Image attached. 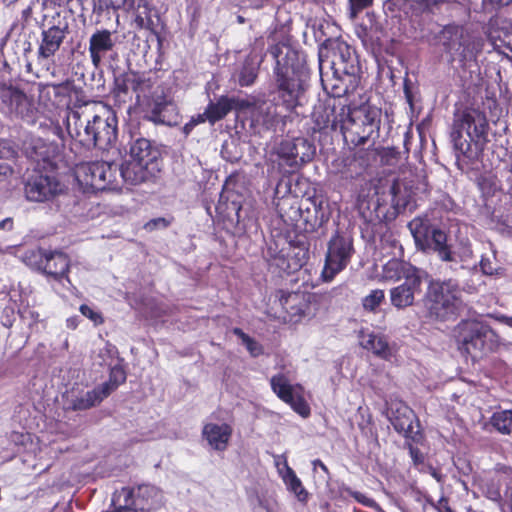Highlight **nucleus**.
I'll list each match as a JSON object with an SVG mask.
<instances>
[{
  "mask_svg": "<svg viewBox=\"0 0 512 512\" xmlns=\"http://www.w3.org/2000/svg\"><path fill=\"white\" fill-rule=\"evenodd\" d=\"M275 59L274 76L277 95L287 111L302 106L305 98L308 70L304 57L285 43L269 49Z\"/></svg>",
  "mask_w": 512,
  "mask_h": 512,
  "instance_id": "f257e3e1",
  "label": "nucleus"
},
{
  "mask_svg": "<svg viewBox=\"0 0 512 512\" xmlns=\"http://www.w3.org/2000/svg\"><path fill=\"white\" fill-rule=\"evenodd\" d=\"M381 115V109L367 103L358 107L342 106L331 120V126L340 128L347 143L360 146L378 138ZM329 123V118L323 121L324 126Z\"/></svg>",
  "mask_w": 512,
  "mask_h": 512,
  "instance_id": "f03ea898",
  "label": "nucleus"
},
{
  "mask_svg": "<svg viewBox=\"0 0 512 512\" xmlns=\"http://www.w3.org/2000/svg\"><path fill=\"white\" fill-rule=\"evenodd\" d=\"M488 121L484 112L467 108L454 115L451 139L456 151L468 156L471 143L483 146L487 142Z\"/></svg>",
  "mask_w": 512,
  "mask_h": 512,
  "instance_id": "7ed1b4c3",
  "label": "nucleus"
},
{
  "mask_svg": "<svg viewBox=\"0 0 512 512\" xmlns=\"http://www.w3.org/2000/svg\"><path fill=\"white\" fill-rule=\"evenodd\" d=\"M436 39L452 60L458 59L463 65L474 62L483 45L478 35L455 24L444 26Z\"/></svg>",
  "mask_w": 512,
  "mask_h": 512,
  "instance_id": "20e7f679",
  "label": "nucleus"
},
{
  "mask_svg": "<svg viewBox=\"0 0 512 512\" xmlns=\"http://www.w3.org/2000/svg\"><path fill=\"white\" fill-rule=\"evenodd\" d=\"M113 512H155L164 506L160 489L150 484L123 487L112 496Z\"/></svg>",
  "mask_w": 512,
  "mask_h": 512,
  "instance_id": "39448f33",
  "label": "nucleus"
},
{
  "mask_svg": "<svg viewBox=\"0 0 512 512\" xmlns=\"http://www.w3.org/2000/svg\"><path fill=\"white\" fill-rule=\"evenodd\" d=\"M430 317L457 315L462 308L461 290L455 280L431 281L424 300Z\"/></svg>",
  "mask_w": 512,
  "mask_h": 512,
  "instance_id": "423d86ee",
  "label": "nucleus"
},
{
  "mask_svg": "<svg viewBox=\"0 0 512 512\" xmlns=\"http://www.w3.org/2000/svg\"><path fill=\"white\" fill-rule=\"evenodd\" d=\"M68 30L66 22L59 21L47 29H43L41 40L37 50L35 64L27 62L26 72L37 78L51 75L53 68V57L63 43Z\"/></svg>",
  "mask_w": 512,
  "mask_h": 512,
  "instance_id": "0eeeda50",
  "label": "nucleus"
},
{
  "mask_svg": "<svg viewBox=\"0 0 512 512\" xmlns=\"http://www.w3.org/2000/svg\"><path fill=\"white\" fill-rule=\"evenodd\" d=\"M493 334L483 322H459L455 328V339L459 352L473 362L486 353L487 339Z\"/></svg>",
  "mask_w": 512,
  "mask_h": 512,
  "instance_id": "6e6552de",
  "label": "nucleus"
},
{
  "mask_svg": "<svg viewBox=\"0 0 512 512\" xmlns=\"http://www.w3.org/2000/svg\"><path fill=\"white\" fill-rule=\"evenodd\" d=\"M354 252L352 237L347 233L337 231L327 245L325 263L321 272L322 280L331 282L348 266Z\"/></svg>",
  "mask_w": 512,
  "mask_h": 512,
  "instance_id": "1a4fd4ad",
  "label": "nucleus"
},
{
  "mask_svg": "<svg viewBox=\"0 0 512 512\" xmlns=\"http://www.w3.org/2000/svg\"><path fill=\"white\" fill-rule=\"evenodd\" d=\"M118 167L114 164L96 161L80 165L76 170L79 183L94 191L115 190L119 187Z\"/></svg>",
  "mask_w": 512,
  "mask_h": 512,
  "instance_id": "9d476101",
  "label": "nucleus"
},
{
  "mask_svg": "<svg viewBox=\"0 0 512 512\" xmlns=\"http://www.w3.org/2000/svg\"><path fill=\"white\" fill-rule=\"evenodd\" d=\"M92 108V148L107 149L117 138V117L115 112L102 103L91 104Z\"/></svg>",
  "mask_w": 512,
  "mask_h": 512,
  "instance_id": "9b49d317",
  "label": "nucleus"
},
{
  "mask_svg": "<svg viewBox=\"0 0 512 512\" xmlns=\"http://www.w3.org/2000/svg\"><path fill=\"white\" fill-rule=\"evenodd\" d=\"M270 386L276 396L303 418L311 414V408L304 397V387L301 384H291L283 373L275 374L270 379Z\"/></svg>",
  "mask_w": 512,
  "mask_h": 512,
  "instance_id": "f8f14e48",
  "label": "nucleus"
},
{
  "mask_svg": "<svg viewBox=\"0 0 512 512\" xmlns=\"http://www.w3.org/2000/svg\"><path fill=\"white\" fill-rule=\"evenodd\" d=\"M92 108L91 104H86L78 109H72L67 112L65 118V127L68 136L75 144H79L87 149L92 148Z\"/></svg>",
  "mask_w": 512,
  "mask_h": 512,
  "instance_id": "ddd939ff",
  "label": "nucleus"
},
{
  "mask_svg": "<svg viewBox=\"0 0 512 512\" xmlns=\"http://www.w3.org/2000/svg\"><path fill=\"white\" fill-rule=\"evenodd\" d=\"M64 186L54 175L35 173L28 177L24 185L28 201L44 202L60 194Z\"/></svg>",
  "mask_w": 512,
  "mask_h": 512,
  "instance_id": "4468645a",
  "label": "nucleus"
},
{
  "mask_svg": "<svg viewBox=\"0 0 512 512\" xmlns=\"http://www.w3.org/2000/svg\"><path fill=\"white\" fill-rule=\"evenodd\" d=\"M122 6L125 7L133 26L156 33L160 16L151 0H124Z\"/></svg>",
  "mask_w": 512,
  "mask_h": 512,
  "instance_id": "2eb2a0df",
  "label": "nucleus"
},
{
  "mask_svg": "<svg viewBox=\"0 0 512 512\" xmlns=\"http://www.w3.org/2000/svg\"><path fill=\"white\" fill-rule=\"evenodd\" d=\"M122 180L130 185H138L155 177L160 171L159 165L144 164L134 159H126L118 168Z\"/></svg>",
  "mask_w": 512,
  "mask_h": 512,
  "instance_id": "dca6fc26",
  "label": "nucleus"
},
{
  "mask_svg": "<svg viewBox=\"0 0 512 512\" xmlns=\"http://www.w3.org/2000/svg\"><path fill=\"white\" fill-rule=\"evenodd\" d=\"M358 337L361 347L372 351L375 356L385 361H391L398 353V346L395 343L390 344L384 335L360 330Z\"/></svg>",
  "mask_w": 512,
  "mask_h": 512,
  "instance_id": "f3484780",
  "label": "nucleus"
},
{
  "mask_svg": "<svg viewBox=\"0 0 512 512\" xmlns=\"http://www.w3.org/2000/svg\"><path fill=\"white\" fill-rule=\"evenodd\" d=\"M116 44L113 32L107 29L96 30L89 39V54L91 62L98 67L105 55L112 51Z\"/></svg>",
  "mask_w": 512,
  "mask_h": 512,
  "instance_id": "a211bd4d",
  "label": "nucleus"
},
{
  "mask_svg": "<svg viewBox=\"0 0 512 512\" xmlns=\"http://www.w3.org/2000/svg\"><path fill=\"white\" fill-rule=\"evenodd\" d=\"M68 268L69 260L64 253L49 252L43 272L61 284L64 288L70 289L71 282L66 275Z\"/></svg>",
  "mask_w": 512,
  "mask_h": 512,
  "instance_id": "6ab92c4d",
  "label": "nucleus"
},
{
  "mask_svg": "<svg viewBox=\"0 0 512 512\" xmlns=\"http://www.w3.org/2000/svg\"><path fill=\"white\" fill-rule=\"evenodd\" d=\"M421 283L420 276L414 269L411 274L406 276L403 284L393 288L390 292L391 302L397 308H403L411 305L414 300L415 290Z\"/></svg>",
  "mask_w": 512,
  "mask_h": 512,
  "instance_id": "aec40b11",
  "label": "nucleus"
},
{
  "mask_svg": "<svg viewBox=\"0 0 512 512\" xmlns=\"http://www.w3.org/2000/svg\"><path fill=\"white\" fill-rule=\"evenodd\" d=\"M233 429L227 423H206L202 429V436L212 449L223 452L227 449Z\"/></svg>",
  "mask_w": 512,
  "mask_h": 512,
  "instance_id": "412c9836",
  "label": "nucleus"
},
{
  "mask_svg": "<svg viewBox=\"0 0 512 512\" xmlns=\"http://www.w3.org/2000/svg\"><path fill=\"white\" fill-rule=\"evenodd\" d=\"M135 80L137 85L133 88V93L136 96V103L141 106L152 108L154 114L160 113L163 101H158L153 98V83L151 80L137 73H135Z\"/></svg>",
  "mask_w": 512,
  "mask_h": 512,
  "instance_id": "4be33fe9",
  "label": "nucleus"
},
{
  "mask_svg": "<svg viewBox=\"0 0 512 512\" xmlns=\"http://www.w3.org/2000/svg\"><path fill=\"white\" fill-rule=\"evenodd\" d=\"M57 152V146L41 137H31L26 146V153L32 160L40 163L50 162Z\"/></svg>",
  "mask_w": 512,
  "mask_h": 512,
  "instance_id": "5701e85b",
  "label": "nucleus"
},
{
  "mask_svg": "<svg viewBox=\"0 0 512 512\" xmlns=\"http://www.w3.org/2000/svg\"><path fill=\"white\" fill-rule=\"evenodd\" d=\"M158 151L152 148L150 141L144 138L136 139L130 146L129 159H134L144 164L159 165Z\"/></svg>",
  "mask_w": 512,
  "mask_h": 512,
  "instance_id": "b1692460",
  "label": "nucleus"
},
{
  "mask_svg": "<svg viewBox=\"0 0 512 512\" xmlns=\"http://www.w3.org/2000/svg\"><path fill=\"white\" fill-rule=\"evenodd\" d=\"M408 228L414 238L417 248L422 251H427L430 247V226L427 218L416 217L408 224Z\"/></svg>",
  "mask_w": 512,
  "mask_h": 512,
  "instance_id": "393cba45",
  "label": "nucleus"
},
{
  "mask_svg": "<svg viewBox=\"0 0 512 512\" xmlns=\"http://www.w3.org/2000/svg\"><path fill=\"white\" fill-rule=\"evenodd\" d=\"M295 149V139L282 140L273 146L271 151V160L278 161L279 165L295 167L297 166Z\"/></svg>",
  "mask_w": 512,
  "mask_h": 512,
  "instance_id": "a878e982",
  "label": "nucleus"
},
{
  "mask_svg": "<svg viewBox=\"0 0 512 512\" xmlns=\"http://www.w3.org/2000/svg\"><path fill=\"white\" fill-rule=\"evenodd\" d=\"M430 244L432 249L438 254V257L445 262L454 261V256L447 245V235L444 231L438 228H432L430 231Z\"/></svg>",
  "mask_w": 512,
  "mask_h": 512,
  "instance_id": "bb28decb",
  "label": "nucleus"
},
{
  "mask_svg": "<svg viewBox=\"0 0 512 512\" xmlns=\"http://www.w3.org/2000/svg\"><path fill=\"white\" fill-rule=\"evenodd\" d=\"M137 82L135 80V73H127L121 75L115 80V88L113 90V95L115 100L118 103H125L128 99H131L133 93V88H135Z\"/></svg>",
  "mask_w": 512,
  "mask_h": 512,
  "instance_id": "cd10ccee",
  "label": "nucleus"
},
{
  "mask_svg": "<svg viewBox=\"0 0 512 512\" xmlns=\"http://www.w3.org/2000/svg\"><path fill=\"white\" fill-rule=\"evenodd\" d=\"M122 359L117 360L115 364L110 366L109 378L106 382L99 385L103 390L104 396H109L113 393L121 384L125 383L127 374L122 364Z\"/></svg>",
  "mask_w": 512,
  "mask_h": 512,
  "instance_id": "c85d7f7f",
  "label": "nucleus"
},
{
  "mask_svg": "<svg viewBox=\"0 0 512 512\" xmlns=\"http://www.w3.org/2000/svg\"><path fill=\"white\" fill-rule=\"evenodd\" d=\"M417 420L413 410L404 404H400L395 410H392L390 422L398 433L409 430L413 422Z\"/></svg>",
  "mask_w": 512,
  "mask_h": 512,
  "instance_id": "c756f323",
  "label": "nucleus"
},
{
  "mask_svg": "<svg viewBox=\"0 0 512 512\" xmlns=\"http://www.w3.org/2000/svg\"><path fill=\"white\" fill-rule=\"evenodd\" d=\"M286 472L282 476L287 490L293 493L298 501L306 503L308 501L309 493L302 484V481L296 475L295 471L285 462Z\"/></svg>",
  "mask_w": 512,
  "mask_h": 512,
  "instance_id": "7c9ffc66",
  "label": "nucleus"
},
{
  "mask_svg": "<svg viewBox=\"0 0 512 512\" xmlns=\"http://www.w3.org/2000/svg\"><path fill=\"white\" fill-rule=\"evenodd\" d=\"M251 118L253 123L270 128L277 122L276 107L264 102L253 108Z\"/></svg>",
  "mask_w": 512,
  "mask_h": 512,
  "instance_id": "2f4dec72",
  "label": "nucleus"
},
{
  "mask_svg": "<svg viewBox=\"0 0 512 512\" xmlns=\"http://www.w3.org/2000/svg\"><path fill=\"white\" fill-rule=\"evenodd\" d=\"M105 398H107V396H104L103 390L97 386L94 389L87 391L85 394L76 397L72 401V408L73 410H87L96 406Z\"/></svg>",
  "mask_w": 512,
  "mask_h": 512,
  "instance_id": "473e14b6",
  "label": "nucleus"
},
{
  "mask_svg": "<svg viewBox=\"0 0 512 512\" xmlns=\"http://www.w3.org/2000/svg\"><path fill=\"white\" fill-rule=\"evenodd\" d=\"M234 101L228 97H221L216 103H210L206 108L207 120L214 124L224 118L233 108Z\"/></svg>",
  "mask_w": 512,
  "mask_h": 512,
  "instance_id": "72a5a7b5",
  "label": "nucleus"
},
{
  "mask_svg": "<svg viewBox=\"0 0 512 512\" xmlns=\"http://www.w3.org/2000/svg\"><path fill=\"white\" fill-rule=\"evenodd\" d=\"M491 426L500 434L512 433V410L496 411L490 417Z\"/></svg>",
  "mask_w": 512,
  "mask_h": 512,
  "instance_id": "f704fd0d",
  "label": "nucleus"
},
{
  "mask_svg": "<svg viewBox=\"0 0 512 512\" xmlns=\"http://www.w3.org/2000/svg\"><path fill=\"white\" fill-rule=\"evenodd\" d=\"M512 31V20L506 18H496L490 21L488 30L489 41H497L505 38Z\"/></svg>",
  "mask_w": 512,
  "mask_h": 512,
  "instance_id": "c9c22d12",
  "label": "nucleus"
},
{
  "mask_svg": "<svg viewBox=\"0 0 512 512\" xmlns=\"http://www.w3.org/2000/svg\"><path fill=\"white\" fill-rule=\"evenodd\" d=\"M33 109V102L28 98L26 94L18 89L14 98V102L8 112L15 113L21 117H25L28 116L33 111Z\"/></svg>",
  "mask_w": 512,
  "mask_h": 512,
  "instance_id": "e433bc0d",
  "label": "nucleus"
},
{
  "mask_svg": "<svg viewBox=\"0 0 512 512\" xmlns=\"http://www.w3.org/2000/svg\"><path fill=\"white\" fill-rule=\"evenodd\" d=\"M258 75V64L250 58H247L238 74V82L241 86L252 85Z\"/></svg>",
  "mask_w": 512,
  "mask_h": 512,
  "instance_id": "4c0bfd02",
  "label": "nucleus"
},
{
  "mask_svg": "<svg viewBox=\"0 0 512 512\" xmlns=\"http://www.w3.org/2000/svg\"><path fill=\"white\" fill-rule=\"evenodd\" d=\"M47 256L48 252L42 249H30L24 253L22 259L32 269L44 271Z\"/></svg>",
  "mask_w": 512,
  "mask_h": 512,
  "instance_id": "58836bf2",
  "label": "nucleus"
},
{
  "mask_svg": "<svg viewBox=\"0 0 512 512\" xmlns=\"http://www.w3.org/2000/svg\"><path fill=\"white\" fill-rule=\"evenodd\" d=\"M277 297L280 301V304L282 307L290 311L292 315H300V312L302 311L301 308H296L295 305H297L300 300L302 299V295L298 292H287L284 290H279L277 292Z\"/></svg>",
  "mask_w": 512,
  "mask_h": 512,
  "instance_id": "ea45409f",
  "label": "nucleus"
},
{
  "mask_svg": "<svg viewBox=\"0 0 512 512\" xmlns=\"http://www.w3.org/2000/svg\"><path fill=\"white\" fill-rule=\"evenodd\" d=\"M233 333L241 339L242 344L246 347L251 357L256 358L264 354L263 345L246 334L242 329L235 328Z\"/></svg>",
  "mask_w": 512,
  "mask_h": 512,
  "instance_id": "a19ab883",
  "label": "nucleus"
},
{
  "mask_svg": "<svg viewBox=\"0 0 512 512\" xmlns=\"http://www.w3.org/2000/svg\"><path fill=\"white\" fill-rule=\"evenodd\" d=\"M297 165L310 161L315 153L314 146L305 138H295Z\"/></svg>",
  "mask_w": 512,
  "mask_h": 512,
  "instance_id": "79ce46f5",
  "label": "nucleus"
},
{
  "mask_svg": "<svg viewBox=\"0 0 512 512\" xmlns=\"http://www.w3.org/2000/svg\"><path fill=\"white\" fill-rule=\"evenodd\" d=\"M117 353L118 352L115 346L106 344L102 349H100L98 354L99 358H101L100 365L110 367L113 364H115L114 362H117V360H119L116 357Z\"/></svg>",
  "mask_w": 512,
  "mask_h": 512,
  "instance_id": "37998d69",
  "label": "nucleus"
},
{
  "mask_svg": "<svg viewBox=\"0 0 512 512\" xmlns=\"http://www.w3.org/2000/svg\"><path fill=\"white\" fill-rule=\"evenodd\" d=\"M17 91L18 88L13 86H0V105L6 108L7 111H9L11 105L13 104Z\"/></svg>",
  "mask_w": 512,
  "mask_h": 512,
  "instance_id": "c03bdc74",
  "label": "nucleus"
},
{
  "mask_svg": "<svg viewBox=\"0 0 512 512\" xmlns=\"http://www.w3.org/2000/svg\"><path fill=\"white\" fill-rule=\"evenodd\" d=\"M14 175L12 165L0 159V190L8 187Z\"/></svg>",
  "mask_w": 512,
  "mask_h": 512,
  "instance_id": "a18cd8bd",
  "label": "nucleus"
},
{
  "mask_svg": "<svg viewBox=\"0 0 512 512\" xmlns=\"http://www.w3.org/2000/svg\"><path fill=\"white\" fill-rule=\"evenodd\" d=\"M384 299V292L382 290H373L363 300V306L367 310H374Z\"/></svg>",
  "mask_w": 512,
  "mask_h": 512,
  "instance_id": "49530a36",
  "label": "nucleus"
},
{
  "mask_svg": "<svg viewBox=\"0 0 512 512\" xmlns=\"http://www.w3.org/2000/svg\"><path fill=\"white\" fill-rule=\"evenodd\" d=\"M342 491L351 496L355 501L366 507H373L376 504L374 499L366 496L361 492L354 491L350 487L345 486L342 488Z\"/></svg>",
  "mask_w": 512,
  "mask_h": 512,
  "instance_id": "de8ad7c7",
  "label": "nucleus"
},
{
  "mask_svg": "<svg viewBox=\"0 0 512 512\" xmlns=\"http://www.w3.org/2000/svg\"><path fill=\"white\" fill-rule=\"evenodd\" d=\"M405 3L416 13L423 12L442 0H404Z\"/></svg>",
  "mask_w": 512,
  "mask_h": 512,
  "instance_id": "09e8293b",
  "label": "nucleus"
},
{
  "mask_svg": "<svg viewBox=\"0 0 512 512\" xmlns=\"http://www.w3.org/2000/svg\"><path fill=\"white\" fill-rule=\"evenodd\" d=\"M402 269V264L396 260L389 261L384 266V277L386 279H398L400 278V273Z\"/></svg>",
  "mask_w": 512,
  "mask_h": 512,
  "instance_id": "8fccbe9b",
  "label": "nucleus"
},
{
  "mask_svg": "<svg viewBox=\"0 0 512 512\" xmlns=\"http://www.w3.org/2000/svg\"><path fill=\"white\" fill-rule=\"evenodd\" d=\"M404 446L405 448L408 449L413 464L416 467L424 465L425 455L420 451V449L417 446L413 445L411 442L405 443Z\"/></svg>",
  "mask_w": 512,
  "mask_h": 512,
  "instance_id": "3c124183",
  "label": "nucleus"
},
{
  "mask_svg": "<svg viewBox=\"0 0 512 512\" xmlns=\"http://www.w3.org/2000/svg\"><path fill=\"white\" fill-rule=\"evenodd\" d=\"M402 433H404L406 439L405 443L411 442L413 445H418L423 444L425 440L424 433L420 429L414 430L413 424L409 430L403 431Z\"/></svg>",
  "mask_w": 512,
  "mask_h": 512,
  "instance_id": "603ef678",
  "label": "nucleus"
},
{
  "mask_svg": "<svg viewBox=\"0 0 512 512\" xmlns=\"http://www.w3.org/2000/svg\"><path fill=\"white\" fill-rule=\"evenodd\" d=\"M39 92V105H42L44 110L51 111V86L38 85Z\"/></svg>",
  "mask_w": 512,
  "mask_h": 512,
  "instance_id": "864d4df0",
  "label": "nucleus"
},
{
  "mask_svg": "<svg viewBox=\"0 0 512 512\" xmlns=\"http://www.w3.org/2000/svg\"><path fill=\"white\" fill-rule=\"evenodd\" d=\"M426 502L437 512H454L449 505V499L445 496H442L437 502H435L431 497H426Z\"/></svg>",
  "mask_w": 512,
  "mask_h": 512,
  "instance_id": "5fc2aeb1",
  "label": "nucleus"
},
{
  "mask_svg": "<svg viewBox=\"0 0 512 512\" xmlns=\"http://www.w3.org/2000/svg\"><path fill=\"white\" fill-rule=\"evenodd\" d=\"M401 185L399 182H395L391 187V193L393 195V202L396 205H403L405 206L408 203V196H402L401 195Z\"/></svg>",
  "mask_w": 512,
  "mask_h": 512,
  "instance_id": "6e6d98bb",
  "label": "nucleus"
},
{
  "mask_svg": "<svg viewBox=\"0 0 512 512\" xmlns=\"http://www.w3.org/2000/svg\"><path fill=\"white\" fill-rule=\"evenodd\" d=\"M350 2V17L354 19L357 13L363 8L369 6L372 0H349Z\"/></svg>",
  "mask_w": 512,
  "mask_h": 512,
  "instance_id": "4d7b16f0",
  "label": "nucleus"
},
{
  "mask_svg": "<svg viewBox=\"0 0 512 512\" xmlns=\"http://www.w3.org/2000/svg\"><path fill=\"white\" fill-rule=\"evenodd\" d=\"M480 267L482 272L486 275H493L497 271V268L489 257H482Z\"/></svg>",
  "mask_w": 512,
  "mask_h": 512,
  "instance_id": "13d9d810",
  "label": "nucleus"
},
{
  "mask_svg": "<svg viewBox=\"0 0 512 512\" xmlns=\"http://www.w3.org/2000/svg\"><path fill=\"white\" fill-rule=\"evenodd\" d=\"M169 225V222L165 218H155L150 221H148L144 228L148 231H153L160 227H167Z\"/></svg>",
  "mask_w": 512,
  "mask_h": 512,
  "instance_id": "bf43d9fd",
  "label": "nucleus"
},
{
  "mask_svg": "<svg viewBox=\"0 0 512 512\" xmlns=\"http://www.w3.org/2000/svg\"><path fill=\"white\" fill-rule=\"evenodd\" d=\"M18 317L20 320H33L37 318L39 315L29 307H19L17 311Z\"/></svg>",
  "mask_w": 512,
  "mask_h": 512,
  "instance_id": "052dcab7",
  "label": "nucleus"
},
{
  "mask_svg": "<svg viewBox=\"0 0 512 512\" xmlns=\"http://www.w3.org/2000/svg\"><path fill=\"white\" fill-rule=\"evenodd\" d=\"M80 312L84 317L89 318L90 320H98L99 318H101L97 311H95L91 306L86 304L80 306Z\"/></svg>",
  "mask_w": 512,
  "mask_h": 512,
  "instance_id": "680f3d73",
  "label": "nucleus"
},
{
  "mask_svg": "<svg viewBox=\"0 0 512 512\" xmlns=\"http://www.w3.org/2000/svg\"><path fill=\"white\" fill-rule=\"evenodd\" d=\"M19 296L18 290L15 288H12L9 291L0 290V305H2V301L9 298V300L14 301V304L16 303L17 297Z\"/></svg>",
  "mask_w": 512,
  "mask_h": 512,
  "instance_id": "e2e57ef3",
  "label": "nucleus"
},
{
  "mask_svg": "<svg viewBox=\"0 0 512 512\" xmlns=\"http://www.w3.org/2000/svg\"><path fill=\"white\" fill-rule=\"evenodd\" d=\"M13 228L12 218H5L0 221V229L11 230Z\"/></svg>",
  "mask_w": 512,
  "mask_h": 512,
  "instance_id": "0e129e2a",
  "label": "nucleus"
},
{
  "mask_svg": "<svg viewBox=\"0 0 512 512\" xmlns=\"http://www.w3.org/2000/svg\"><path fill=\"white\" fill-rule=\"evenodd\" d=\"M484 4H491V5H498V6H505L509 5L512 0H483Z\"/></svg>",
  "mask_w": 512,
  "mask_h": 512,
  "instance_id": "69168bd1",
  "label": "nucleus"
},
{
  "mask_svg": "<svg viewBox=\"0 0 512 512\" xmlns=\"http://www.w3.org/2000/svg\"><path fill=\"white\" fill-rule=\"evenodd\" d=\"M503 511L504 512H512V489L510 490V492L507 496V501L504 505Z\"/></svg>",
  "mask_w": 512,
  "mask_h": 512,
  "instance_id": "338daca9",
  "label": "nucleus"
},
{
  "mask_svg": "<svg viewBox=\"0 0 512 512\" xmlns=\"http://www.w3.org/2000/svg\"><path fill=\"white\" fill-rule=\"evenodd\" d=\"M53 91H54L55 95H61V94L64 95L67 92V87L64 85H55L53 87Z\"/></svg>",
  "mask_w": 512,
  "mask_h": 512,
  "instance_id": "774afa93",
  "label": "nucleus"
}]
</instances>
